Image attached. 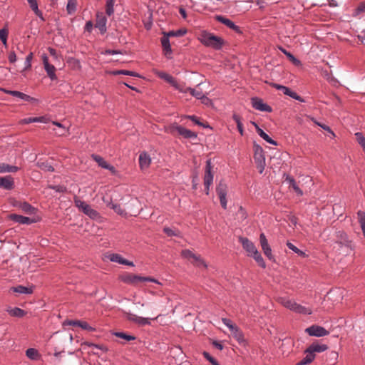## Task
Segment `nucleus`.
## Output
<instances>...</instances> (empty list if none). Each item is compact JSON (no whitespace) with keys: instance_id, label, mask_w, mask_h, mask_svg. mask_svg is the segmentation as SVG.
Segmentation results:
<instances>
[{"instance_id":"39448f33","label":"nucleus","mask_w":365,"mask_h":365,"mask_svg":"<svg viewBox=\"0 0 365 365\" xmlns=\"http://www.w3.org/2000/svg\"><path fill=\"white\" fill-rule=\"evenodd\" d=\"M338 237L341 240L336 242L335 247L341 250L344 255H349L353 250L352 242L348 240L347 235L344 232H339Z\"/></svg>"},{"instance_id":"dca6fc26","label":"nucleus","mask_w":365,"mask_h":365,"mask_svg":"<svg viewBox=\"0 0 365 365\" xmlns=\"http://www.w3.org/2000/svg\"><path fill=\"white\" fill-rule=\"evenodd\" d=\"M9 218L15 222H17L21 225H31L32 223H35L38 221L36 218H31L28 217H25L23 215H17V214H11L9 216Z\"/></svg>"},{"instance_id":"58836bf2","label":"nucleus","mask_w":365,"mask_h":365,"mask_svg":"<svg viewBox=\"0 0 365 365\" xmlns=\"http://www.w3.org/2000/svg\"><path fill=\"white\" fill-rule=\"evenodd\" d=\"M250 257H253L254 259L257 262V264L262 267H266V263L264 262L261 254L257 250L254 254L251 255Z\"/></svg>"},{"instance_id":"5701e85b","label":"nucleus","mask_w":365,"mask_h":365,"mask_svg":"<svg viewBox=\"0 0 365 365\" xmlns=\"http://www.w3.org/2000/svg\"><path fill=\"white\" fill-rule=\"evenodd\" d=\"M151 163L150 155L145 153H141L139 155V165L141 169L148 168Z\"/></svg>"},{"instance_id":"4c0bfd02","label":"nucleus","mask_w":365,"mask_h":365,"mask_svg":"<svg viewBox=\"0 0 365 365\" xmlns=\"http://www.w3.org/2000/svg\"><path fill=\"white\" fill-rule=\"evenodd\" d=\"M77 9L76 0H68L66 11L68 14L71 15L74 14Z\"/></svg>"},{"instance_id":"680f3d73","label":"nucleus","mask_w":365,"mask_h":365,"mask_svg":"<svg viewBox=\"0 0 365 365\" xmlns=\"http://www.w3.org/2000/svg\"><path fill=\"white\" fill-rule=\"evenodd\" d=\"M188 117L193 121L195 123L203 127V128H210L209 125L205 124L200 122L195 115H188Z\"/></svg>"},{"instance_id":"1a4fd4ad","label":"nucleus","mask_w":365,"mask_h":365,"mask_svg":"<svg viewBox=\"0 0 365 365\" xmlns=\"http://www.w3.org/2000/svg\"><path fill=\"white\" fill-rule=\"evenodd\" d=\"M213 182V175L212 173V165L210 160L206 161L205 175H204V185L206 195H209L210 187Z\"/></svg>"},{"instance_id":"864d4df0","label":"nucleus","mask_w":365,"mask_h":365,"mask_svg":"<svg viewBox=\"0 0 365 365\" xmlns=\"http://www.w3.org/2000/svg\"><path fill=\"white\" fill-rule=\"evenodd\" d=\"M114 74H115V75L122 74V75H127V76H135V77L140 76L138 73H137L134 71H128V70H118L114 72Z\"/></svg>"},{"instance_id":"5fc2aeb1","label":"nucleus","mask_w":365,"mask_h":365,"mask_svg":"<svg viewBox=\"0 0 365 365\" xmlns=\"http://www.w3.org/2000/svg\"><path fill=\"white\" fill-rule=\"evenodd\" d=\"M109 259L111 262H117L121 264V262L124 261V258L119 254H111L109 256Z\"/></svg>"},{"instance_id":"8fccbe9b","label":"nucleus","mask_w":365,"mask_h":365,"mask_svg":"<svg viewBox=\"0 0 365 365\" xmlns=\"http://www.w3.org/2000/svg\"><path fill=\"white\" fill-rule=\"evenodd\" d=\"M287 246L288 247L289 249H290L291 250H292L293 252L297 253L298 255L302 256V257H305V255H306L305 252H304L303 251H302L299 249H298L292 243H291L289 242H287Z\"/></svg>"},{"instance_id":"6ab92c4d","label":"nucleus","mask_w":365,"mask_h":365,"mask_svg":"<svg viewBox=\"0 0 365 365\" xmlns=\"http://www.w3.org/2000/svg\"><path fill=\"white\" fill-rule=\"evenodd\" d=\"M239 241L241 242L242 247L248 253V256H250L257 251L256 246L248 238L240 237Z\"/></svg>"},{"instance_id":"09e8293b","label":"nucleus","mask_w":365,"mask_h":365,"mask_svg":"<svg viewBox=\"0 0 365 365\" xmlns=\"http://www.w3.org/2000/svg\"><path fill=\"white\" fill-rule=\"evenodd\" d=\"M163 232L169 237H179L180 235V232L178 230H173L170 227H164Z\"/></svg>"},{"instance_id":"bb28decb","label":"nucleus","mask_w":365,"mask_h":365,"mask_svg":"<svg viewBox=\"0 0 365 365\" xmlns=\"http://www.w3.org/2000/svg\"><path fill=\"white\" fill-rule=\"evenodd\" d=\"M48 118L47 115H41L39 117L27 118L21 120L23 124H28L31 123H46Z\"/></svg>"},{"instance_id":"c85d7f7f","label":"nucleus","mask_w":365,"mask_h":365,"mask_svg":"<svg viewBox=\"0 0 365 365\" xmlns=\"http://www.w3.org/2000/svg\"><path fill=\"white\" fill-rule=\"evenodd\" d=\"M4 91L6 93L11 95L14 97L23 100L24 101H29L31 97L24 93L17 91H9L4 89Z\"/></svg>"},{"instance_id":"473e14b6","label":"nucleus","mask_w":365,"mask_h":365,"mask_svg":"<svg viewBox=\"0 0 365 365\" xmlns=\"http://www.w3.org/2000/svg\"><path fill=\"white\" fill-rule=\"evenodd\" d=\"M6 311L11 316L19 318L23 317L26 314V312L19 307L9 308Z\"/></svg>"},{"instance_id":"bf43d9fd","label":"nucleus","mask_w":365,"mask_h":365,"mask_svg":"<svg viewBox=\"0 0 365 365\" xmlns=\"http://www.w3.org/2000/svg\"><path fill=\"white\" fill-rule=\"evenodd\" d=\"M233 118L237 124V129H238L240 133L242 135H243V125H242V123L240 122V115H233Z\"/></svg>"},{"instance_id":"6e6552de","label":"nucleus","mask_w":365,"mask_h":365,"mask_svg":"<svg viewBox=\"0 0 365 365\" xmlns=\"http://www.w3.org/2000/svg\"><path fill=\"white\" fill-rule=\"evenodd\" d=\"M216 192L219 197L220 205L225 210L227 209V184L221 180L216 187Z\"/></svg>"},{"instance_id":"2eb2a0df","label":"nucleus","mask_w":365,"mask_h":365,"mask_svg":"<svg viewBox=\"0 0 365 365\" xmlns=\"http://www.w3.org/2000/svg\"><path fill=\"white\" fill-rule=\"evenodd\" d=\"M63 324L65 325H69V326H73V327H81L82 329L88 331H96V329L88 324V322L86 321H81V320H66L64 322Z\"/></svg>"},{"instance_id":"0eeeda50","label":"nucleus","mask_w":365,"mask_h":365,"mask_svg":"<svg viewBox=\"0 0 365 365\" xmlns=\"http://www.w3.org/2000/svg\"><path fill=\"white\" fill-rule=\"evenodd\" d=\"M181 255L182 257L191 260V262L197 267L203 266L205 268L207 267L206 263L201 258V257L200 255H195L190 250H182Z\"/></svg>"},{"instance_id":"13d9d810","label":"nucleus","mask_w":365,"mask_h":365,"mask_svg":"<svg viewBox=\"0 0 365 365\" xmlns=\"http://www.w3.org/2000/svg\"><path fill=\"white\" fill-rule=\"evenodd\" d=\"M32 58H33V53L31 52L26 57L25 62H24L25 69H28V68H31Z\"/></svg>"},{"instance_id":"e2e57ef3","label":"nucleus","mask_w":365,"mask_h":365,"mask_svg":"<svg viewBox=\"0 0 365 365\" xmlns=\"http://www.w3.org/2000/svg\"><path fill=\"white\" fill-rule=\"evenodd\" d=\"M173 87L182 93L189 92V90L186 89L187 87H186L185 86L180 85L178 82L177 85H175V86Z\"/></svg>"},{"instance_id":"9b49d317","label":"nucleus","mask_w":365,"mask_h":365,"mask_svg":"<svg viewBox=\"0 0 365 365\" xmlns=\"http://www.w3.org/2000/svg\"><path fill=\"white\" fill-rule=\"evenodd\" d=\"M259 242L264 254L269 260H274V257L272 253V249L268 243L266 236L264 233L259 235Z\"/></svg>"},{"instance_id":"c756f323","label":"nucleus","mask_w":365,"mask_h":365,"mask_svg":"<svg viewBox=\"0 0 365 365\" xmlns=\"http://www.w3.org/2000/svg\"><path fill=\"white\" fill-rule=\"evenodd\" d=\"M11 291L13 292H16L19 294H30L33 293V288L32 287H24L23 285H19L17 287H12L10 289Z\"/></svg>"},{"instance_id":"4d7b16f0","label":"nucleus","mask_w":365,"mask_h":365,"mask_svg":"<svg viewBox=\"0 0 365 365\" xmlns=\"http://www.w3.org/2000/svg\"><path fill=\"white\" fill-rule=\"evenodd\" d=\"M222 322L227 327L229 328L230 331L235 329V327H237L235 324L232 323V322L230 319L222 318Z\"/></svg>"},{"instance_id":"cd10ccee","label":"nucleus","mask_w":365,"mask_h":365,"mask_svg":"<svg viewBox=\"0 0 365 365\" xmlns=\"http://www.w3.org/2000/svg\"><path fill=\"white\" fill-rule=\"evenodd\" d=\"M83 212L93 220H97L100 217L99 212L93 209L89 205L86 206V207H83Z\"/></svg>"},{"instance_id":"20e7f679","label":"nucleus","mask_w":365,"mask_h":365,"mask_svg":"<svg viewBox=\"0 0 365 365\" xmlns=\"http://www.w3.org/2000/svg\"><path fill=\"white\" fill-rule=\"evenodd\" d=\"M254 160L259 173H262L265 168V157L262 148L257 144L254 145Z\"/></svg>"},{"instance_id":"ea45409f","label":"nucleus","mask_w":365,"mask_h":365,"mask_svg":"<svg viewBox=\"0 0 365 365\" xmlns=\"http://www.w3.org/2000/svg\"><path fill=\"white\" fill-rule=\"evenodd\" d=\"M305 331L310 336L319 337V326L313 325L305 329Z\"/></svg>"},{"instance_id":"4468645a","label":"nucleus","mask_w":365,"mask_h":365,"mask_svg":"<svg viewBox=\"0 0 365 365\" xmlns=\"http://www.w3.org/2000/svg\"><path fill=\"white\" fill-rule=\"evenodd\" d=\"M126 319L128 320L133 322L135 324H138V325H140V326L150 325V320H154V319L144 318L142 317H138L136 314H134L132 313H127Z\"/></svg>"},{"instance_id":"a18cd8bd","label":"nucleus","mask_w":365,"mask_h":365,"mask_svg":"<svg viewBox=\"0 0 365 365\" xmlns=\"http://www.w3.org/2000/svg\"><path fill=\"white\" fill-rule=\"evenodd\" d=\"M165 34H167L168 36H170V37H174V36L180 37V36H184L186 34V30L185 29H178L176 31H170L168 32H165Z\"/></svg>"},{"instance_id":"f3484780","label":"nucleus","mask_w":365,"mask_h":365,"mask_svg":"<svg viewBox=\"0 0 365 365\" xmlns=\"http://www.w3.org/2000/svg\"><path fill=\"white\" fill-rule=\"evenodd\" d=\"M252 105L255 109L258 110L259 111L272 112V108L267 103H264V101L261 98L257 97L252 98Z\"/></svg>"},{"instance_id":"4be33fe9","label":"nucleus","mask_w":365,"mask_h":365,"mask_svg":"<svg viewBox=\"0 0 365 365\" xmlns=\"http://www.w3.org/2000/svg\"><path fill=\"white\" fill-rule=\"evenodd\" d=\"M216 19L227 26L228 28L232 29L233 31H236L237 33H240L241 30L240 28L237 26L230 19L223 16H217Z\"/></svg>"},{"instance_id":"7c9ffc66","label":"nucleus","mask_w":365,"mask_h":365,"mask_svg":"<svg viewBox=\"0 0 365 365\" xmlns=\"http://www.w3.org/2000/svg\"><path fill=\"white\" fill-rule=\"evenodd\" d=\"M19 207L24 212L29 215L34 214L36 210L34 207L27 202H21Z\"/></svg>"},{"instance_id":"052dcab7","label":"nucleus","mask_w":365,"mask_h":365,"mask_svg":"<svg viewBox=\"0 0 365 365\" xmlns=\"http://www.w3.org/2000/svg\"><path fill=\"white\" fill-rule=\"evenodd\" d=\"M49 188L50 189H52L58 192H65L66 191V186L64 185H50L49 186Z\"/></svg>"},{"instance_id":"37998d69","label":"nucleus","mask_w":365,"mask_h":365,"mask_svg":"<svg viewBox=\"0 0 365 365\" xmlns=\"http://www.w3.org/2000/svg\"><path fill=\"white\" fill-rule=\"evenodd\" d=\"M357 215L363 235L365 237V212L363 211H359Z\"/></svg>"},{"instance_id":"0e129e2a","label":"nucleus","mask_w":365,"mask_h":365,"mask_svg":"<svg viewBox=\"0 0 365 365\" xmlns=\"http://www.w3.org/2000/svg\"><path fill=\"white\" fill-rule=\"evenodd\" d=\"M103 53L106 55H115L122 53V52L119 50L107 49Z\"/></svg>"},{"instance_id":"69168bd1","label":"nucleus","mask_w":365,"mask_h":365,"mask_svg":"<svg viewBox=\"0 0 365 365\" xmlns=\"http://www.w3.org/2000/svg\"><path fill=\"white\" fill-rule=\"evenodd\" d=\"M93 24L91 21H88L86 23L85 31L91 33L93 30Z\"/></svg>"},{"instance_id":"49530a36","label":"nucleus","mask_w":365,"mask_h":365,"mask_svg":"<svg viewBox=\"0 0 365 365\" xmlns=\"http://www.w3.org/2000/svg\"><path fill=\"white\" fill-rule=\"evenodd\" d=\"M321 128L325 131L324 135L329 137L330 139H334L336 137L335 133L329 126L324 124H321Z\"/></svg>"},{"instance_id":"a878e982","label":"nucleus","mask_w":365,"mask_h":365,"mask_svg":"<svg viewBox=\"0 0 365 365\" xmlns=\"http://www.w3.org/2000/svg\"><path fill=\"white\" fill-rule=\"evenodd\" d=\"M285 181L289 184V187L293 188V190L298 195L302 196L303 195L302 190L297 185V182L293 177L287 175L286 176Z\"/></svg>"},{"instance_id":"c9c22d12","label":"nucleus","mask_w":365,"mask_h":365,"mask_svg":"<svg viewBox=\"0 0 365 365\" xmlns=\"http://www.w3.org/2000/svg\"><path fill=\"white\" fill-rule=\"evenodd\" d=\"M201 83H199L197 85V88H187V90H189L190 93L195 97L197 99H201L203 98V96L205 95L202 90L199 88L200 86Z\"/></svg>"},{"instance_id":"f704fd0d","label":"nucleus","mask_w":365,"mask_h":365,"mask_svg":"<svg viewBox=\"0 0 365 365\" xmlns=\"http://www.w3.org/2000/svg\"><path fill=\"white\" fill-rule=\"evenodd\" d=\"M231 333L233 337L240 343L242 344L245 342L244 334L242 331L238 328L237 326L235 329L231 331Z\"/></svg>"},{"instance_id":"412c9836","label":"nucleus","mask_w":365,"mask_h":365,"mask_svg":"<svg viewBox=\"0 0 365 365\" xmlns=\"http://www.w3.org/2000/svg\"><path fill=\"white\" fill-rule=\"evenodd\" d=\"M0 188L11 190L14 188V180L11 175L0 177Z\"/></svg>"},{"instance_id":"72a5a7b5","label":"nucleus","mask_w":365,"mask_h":365,"mask_svg":"<svg viewBox=\"0 0 365 365\" xmlns=\"http://www.w3.org/2000/svg\"><path fill=\"white\" fill-rule=\"evenodd\" d=\"M19 170L17 166L9 165L6 163H2L0 165V173H16Z\"/></svg>"},{"instance_id":"774afa93","label":"nucleus","mask_w":365,"mask_h":365,"mask_svg":"<svg viewBox=\"0 0 365 365\" xmlns=\"http://www.w3.org/2000/svg\"><path fill=\"white\" fill-rule=\"evenodd\" d=\"M52 123L53 125H57L58 127L62 128V131L61 132V133H59V135H63L66 132V128L65 126H63L61 123L59 122H57V121H53Z\"/></svg>"},{"instance_id":"aec40b11","label":"nucleus","mask_w":365,"mask_h":365,"mask_svg":"<svg viewBox=\"0 0 365 365\" xmlns=\"http://www.w3.org/2000/svg\"><path fill=\"white\" fill-rule=\"evenodd\" d=\"M163 36L161 38L162 47L165 53V57L168 59H170L172 58L171 54L173 51L169 40L170 36H168L165 32H163Z\"/></svg>"},{"instance_id":"c03bdc74","label":"nucleus","mask_w":365,"mask_h":365,"mask_svg":"<svg viewBox=\"0 0 365 365\" xmlns=\"http://www.w3.org/2000/svg\"><path fill=\"white\" fill-rule=\"evenodd\" d=\"M115 336L125 339L126 341H132L135 339V336L128 334L125 332L118 331L113 334Z\"/></svg>"},{"instance_id":"f257e3e1","label":"nucleus","mask_w":365,"mask_h":365,"mask_svg":"<svg viewBox=\"0 0 365 365\" xmlns=\"http://www.w3.org/2000/svg\"><path fill=\"white\" fill-rule=\"evenodd\" d=\"M198 39L204 46L215 50H220L225 44L222 38L206 31H202L200 33Z\"/></svg>"},{"instance_id":"393cba45","label":"nucleus","mask_w":365,"mask_h":365,"mask_svg":"<svg viewBox=\"0 0 365 365\" xmlns=\"http://www.w3.org/2000/svg\"><path fill=\"white\" fill-rule=\"evenodd\" d=\"M253 124L255 125V128H256V131L257 133V134L262 138L264 139L266 142H267L268 143L271 144V145H277V142L275 140H274L273 139H272L262 129H261L255 123H253Z\"/></svg>"},{"instance_id":"6e6d98bb","label":"nucleus","mask_w":365,"mask_h":365,"mask_svg":"<svg viewBox=\"0 0 365 365\" xmlns=\"http://www.w3.org/2000/svg\"><path fill=\"white\" fill-rule=\"evenodd\" d=\"M74 203L75 205L82 212H83V207H86V206H88V205L86 202L80 200L79 198H75Z\"/></svg>"},{"instance_id":"7ed1b4c3","label":"nucleus","mask_w":365,"mask_h":365,"mask_svg":"<svg viewBox=\"0 0 365 365\" xmlns=\"http://www.w3.org/2000/svg\"><path fill=\"white\" fill-rule=\"evenodd\" d=\"M170 133L172 135L177 133L185 139H195L197 137V133L187 129L177 123H173L170 126Z\"/></svg>"},{"instance_id":"423d86ee","label":"nucleus","mask_w":365,"mask_h":365,"mask_svg":"<svg viewBox=\"0 0 365 365\" xmlns=\"http://www.w3.org/2000/svg\"><path fill=\"white\" fill-rule=\"evenodd\" d=\"M307 355L301 361L297 362L296 365H307L310 364L314 359V352H319V344L314 343L309 346L305 351Z\"/></svg>"},{"instance_id":"de8ad7c7","label":"nucleus","mask_w":365,"mask_h":365,"mask_svg":"<svg viewBox=\"0 0 365 365\" xmlns=\"http://www.w3.org/2000/svg\"><path fill=\"white\" fill-rule=\"evenodd\" d=\"M356 140L357 143L362 147L364 152L365 153V137L361 133H355Z\"/></svg>"},{"instance_id":"9d476101","label":"nucleus","mask_w":365,"mask_h":365,"mask_svg":"<svg viewBox=\"0 0 365 365\" xmlns=\"http://www.w3.org/2000/svg\"><path fill=\"white\" fill-rule=\"evenodd\" d=\"M120 280L128 284L136 286L143 282V277L130 273H125L120 276Z\"/></svg>"},{"instance_id":"ddd939ff","label":"nucleus","mask_w":365,"mask_h":365,"mask_svg":"<svg viewBox=\"0 0 365 365\" xmlns=\"http://www.w3.org/2000/svg\"><path fill=\"white\" fill-rule=\"evenodd\" d=\"M106 24V16L102 12H98L96 14V22L95 27L99 29L101 34H104L107 31Z\"/></svg>"},{"instance_id":"a19ab883","label":"nucleus","mask_w":365,"mask_h":365,"mask_svg":"<svg viewBox=\"0 0 365 365\" xmlns=\"http://www.w3.org/2000/svg\"><path fill=\"white\" fill-rule=\"evenodd\" d=\"M114 13V0H107L106 4V14L110 16Z\"/></svg>"},{"instance_id":"b1692460","label":"nucleus","mask_w":365,"mask_h":365,"mask_svg":"<svg viewBox=\"0 0 365 365\" xmlns=\"http://www.w3.org/2000/svg\"><path fill=\"white\" fill-rule=\"evenodd\" d=\"M155 73L161 79L165 80L166 82L169 83L172 86H175L177 85V81L175 79L168 73L164 71H156Z\"/></svg>"},{"instance_id":"3c124183","label":"nucleus","mask_w":365,"mask_h":365,"mask_svg":"<svg viewBox=\"0 0 365 365\" xmlns=\"http://www.w3.org/2000/svg\"><path fill=\"white\" fill-rule=\"evenodd\" d=\"M30 8L42 21H45L42 11L38 9V3L31 6Z\"/></svg>"},{"instance_id":"f8f14e48","label":"nucleus","mask_w":365,"mask_h":365,"mask_svg":"<svg viewBox=\"0 0 365 365\" xmlns=\"http://www.w3.org/2000/svg\"><path fill=\"white\" fill-rule=\"evenodd\" d=\"M272 86L273 88H275L276 89L282 91L284 95L288 96L291 97L293 99L297 100L299 101L303 102L304 100L300 96H299L296 92L292 91L290 88H289L287 86L279 85L277 83H272Z\"/></svg>"},{"instance_id":"79ce46f5","label":"nucleus","mask_w":365,"mask_h":365,"mask_svg":"<svg viewBox=\"0 0 365 365\" xmlns=\"http://www.w3.org/2000/svg\"><path fill=\"white\" fill-rule=\"evenodd\" d=\"M93 159L98 163V165L102 168L106 169L108 163H107L101 156L98 155H92Z\"/></svg>"},{"instance_id":"a211bd4d","label":"nucleus","mask_w":365,"mask_h":365,"mask_svg":"<svg viewBox=\"0 0 365 365\" xmlns=\"http://www.w3.org/2000/svg\"><path fill=\"white\" fill-rule=\"evenodd\" d=\"M43 60V64L44 66V69L48 75V76L51 80L56 79V68L53 65L50 64L48 62V58L46 55H43L42 57Z\"/></svg>"},{"instance_id":"e433bc0d","label":"nucleus","mask_w":365,"mask_h":365,"mask_svg":"<svg viewBox=\"0 0 365 365\" xmlns=\"http://www.w3.org/2000/svg\"><path fill=\"white\" fill-rule=\"evenodd\" d=\"M26 356L31 360H38L40 357L38 351L34 348H29L26 351Z\"/></svg>"},{"instance_id":"f03ea898","label":"nucleus","mask_w":365,"mask_h":365,"mask_svg":"<svg viewBox=\"0 0 365 365\" xmlns=\"http://www.w3.org/2000/svg\"><path fill=\"white\" fill-rule=\"evenodd\" d=\"M278 302L284 307L299 314H310L312 312L308 308L298 304L297 302L287 297H279Z\"/></svg>"},{"instance_id":"2f4dec72","label":"nucleus","mask_w":365,"mask_h":365,"mask_svg":"<svg viewBox=\"0 0 365 365\" xmlns=\"http://www.w3.org/2000/svg\"><path fill=\"white\" fill-rule=\"evenodd\" d=\"M279 49L287 56L289 60L295 66L300 65L301 62L299 59H297L293 54H292L289 51H287L283 47H279Z\"/></svg>"},{"instance_id":"338daca9","label":"nucleus","mask_w":365,"mask_h":365,"mask_svg":"<svg viewBox=\"0 0 365 365\" xmlns=\"http://www.w3.org/2000/svg\"><path fill=\"white\" fill-rule=\"evenodd\" d=\"M9 61L10 63H13L16 61V55L14 51H11L9 53L8 56Z\"/></svg>"},{"instance_id":"603ef678","label":"nucleus","mask_w":365,"mask_h":365,"mask_svg":"<svg viewBox=\"0 0 365 365\" xmlns=\"http://www.w3.org/2000/svg\"><path fill=\"white\" fill-rule=\"evenodd\" d=\"M8 30L5 28L0 29V40L4 46L7 45Z\"/></svg>"}]
</instances>
